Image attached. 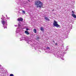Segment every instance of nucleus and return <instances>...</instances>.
I'll list each match as a JSON object with an SVG mask.
<instances>
[{"label":"nucleus","instance_id":"obj_1","mask_svg":"<svg viewBox=\"0 0 76 76\" xmlns=\"http://www.w3.org/2000/svg\"><path fill=\"white\" fill-rule=\"evenodd\" d=\"M2 20L1 21L2 24H3V27L4 29L6 28H7V20L5 21V20L6 19V18L2 15V17L1 18Z\"/></svg>","mask_w":76,"mask_h":76},{"label":"nucleus","instance_id":"obj_2","mask_svg":"<svg viewBox=\"0 0 76 76\" xmlns=\"http://www.w3.org/2000/svg\"><path fill=\"white\" fill-rule=\"evenodd\" d=\"M35 5L37 6V7H42L43 4L39 0L36 1H35Z\"/></svg>","mask_w":76,"mask_h":76},{"label":"nucleus","instance_id":"obj_3","mask_svg":"<svg viewBox=\"0 0 76 76\" xmlns=\"http://www.w3.org/2000/svg\"><path fill=\"white\" fill-rule=\"evenodd\" d=\"M53 25L54 26H55V27H57V28H60V26L57 23V22L55 20L54 21L53 23Z\"/></svg>","mask_w":76,"mask_h":76},{"label":"nucleus","instance_id":"obj_4","mask_svg":"<svg viewBox=\"0 0 76 76\" xmlns=\"http://www.w3.org/2000/svg\"><path fill=\"white\" fill-rule=\"evenodd\" d=\"M18 28H22V24L20 23H18Z\"/></svg>","mask_w":76,"mask_h":76},{"label":"nucleus","instance_id":"obj_5","mask_svg":"<svg viewBox=\"0 0 76 76\" xmlns=\"http://www.w3.org/2000/svg\"><path fill=\"white\" fill-rule=\"evenodd\" d=\"M18 20L19 21V22H20V21H22V20H23V18H19L18 19Z\"/></svg>","mask_w":76,"mask_h":76},{"label":"nucleus","instance_id":"obj_6","mask_svg":"<svg viewBox=\"0 0 76 76\" xmlns=\"http://www.w3.org/2000/svg\"><path fill=\"white\" fill-rule=\"evenodd\" d=\"M72 16H73V17L74 18H76V15H75V14L74 13H73L72 14Z\"/></svg>","mask_w":76,"mask_h":76},{"label":"nucleus","instance_id":"obj_7","mask_svg":"<svg viewBox=\"0 0 76 76\" xmlns=\"http://www.w3.org/2000/svg\"><path fill=\"white\" fill-rule=\"evenodd\" d=\"M45 19L48 21H50V19H48L47 17H45Z\"/></svg>","mask_w":76,"mask_h":76},{"label":"nucleus","instance_id":"obj_8","mask_svg":"<svg viewBox=\"0 0 76 76\" xmlns=\"http://www.w3.org/2000/svg\"><path fill=\"white\" fill-rule=\"evenodd\" d=\"M25 33L27 35H29V33L28 31H25Z\"/></svg>","mask_w":76,"mask_h":76},{"label":"nucleus","instance_id":"obj_9","mask_svg":"<svg viewBox=\"0 0 76 76\" xmlns=\"http://www.w3.org/2000/svg\"><path fill=\"white\" fill-rule=\"evenodd\" d=\"M18 2H17V3L18 4H19V3H21V1H20V0H18Z\"/></svg>","mask_w":76,"mask_h":76},{"label":"nucleus","instance_id":"obj_10","mask_svg":"<svg viewBox=\"0 0 76 76\" xmlns=\"http://www.w3.org/2000/svg\"><path fill=\"white\" fill-rule=\"evenodd\" d=\"M34 33H37V30L36 29H34Z\"/></svg>","mask_w":76,"mask_h":76},{"label":"nucleus","instance_id":"obj_11","mask_svg":"<svg viewBox=\"0 0 76 76\" xmlns=\"http://www.w3.org/2000/svg\"><path fill=\"white\" fill-rule=\"evenodd\" d=\"M46 49L47 50H50V47H48L47 48H46Z\"/></svg>","mask_w":76,"mask_h":76},{"label":"nucleus","instance_id":"obj_12","mask_svg":"<svg viewBox=\"0 0 76 76\" xmlns=\"http://www.w3.org/2000/svg\"><path fill=\"white\" fill-rule=\"evenodd\" d=\"M23 29H28V27H25Z\"/></svg>","mask_w":76,"mask_h":76},{"label":"nucleus","instance_id":"obj_13","mask_svg":"<svg viewBox=\"0 0 76 76\" xmlns=\"http://www.w3.org/2000/svg\"><path fill=\"white\" fill-rule=\"evenodd\" d=\"M22 13H23L25 14V11H24V10H23Z\"/></svg>","mask_w":76,"mask_h":76},{"label":"nucleus","instance_id":"obj_14","mask_svg":"<svg viewBox=\"0 0 76 76\" xmlns=\"http://www.w3.org/2000/svg\"><path fill=\"white\" fill-rule=\"evenodd\" d=\"M14 75H13V74H10V76H13Z\"/></svg>","mask_w":76,"mask_h":76},{"label":"nucleus","instance_id":"obj_15","mask_svg":"<svg viewBox=\"0 0 76 76\" xmlns=\"http://www.w3.org/2000/svg\"><path fill=\"white\" fill-rule=\"evenodd\" d=\"M41 31H44V29H40Z\"/></svg>","mask_w":76,"mask_h":76},{"label":"nucleus","instance_id":"obj_16","mask_svg":"<svg viewBox=\"0 0 76 76\" xmlns=\"http://www.w3.org/2000/svg\"><path fill=\"white\" fill-rule=\"evenodd\" d=\"M14 26H15V27H18V25H15Z\"/></svg>","mask_w":76,"mask_h":76},{"label":"nucleus","instance_id":"obj_17","mask_svg":"<svg viewBox=\"0 0 76 76\" xmlns=\"http://www.w3.org/2000/svg\"><path fill=\"white\" fill-rule=\"evenodd\" d=\"M10 19V18H8V17H7V19Z\"/></svg>","mask_w":76,"mask_h":76},{"label":"nucleus","instance_id":"obj_18","mask_svg":"<svg viewBox=\"0 0 76 76\" xmlns=\"http://www.w3.org/2000/svg\"><path fill=\"white\" fill-rule=\"evenodd\" d=\"M40 29H43V27H41Z\"/></svg>","mask_w":76,"mask_h":76},{"label":"nucleus","instance_id":"obj_19","mask_svg":"<svg viewBox=\"0 0 76 76\" xmlns=\"http://www.w3.org/2000/svg\"><path fill=\"white\" fill-rule=\"evenodd\" d=\"M29 30V29H26V31H28Z\"/></svg>","mask_w":76,"mask_h":76},{"label":"nucleus","instance_id":"obj_20","mask_svg":"<svg viewBox=\"0 0 76 76\" xmlns=\"http://www.w3.org/2000/svg\"><path fill=\"white\" fill-rule=\"evenodd\" d=\"M18 13H20V11H19L18 12Z\"/></svg>","mask_w":76,"mask_h":76},{"label":"nucleus","instance_id":"obj_21","mask_svg":"<svg viewBox=\"0 0 76 76\" xmlns=\"http://www.w3.org/2000/svg\"><path fill=\"white\" fill-rule=\"evenodd\" d=\"M53 42H54V43L55 42H54V41L53 40Z\"/></svg>","mask_w":76,"mask_h":76},{"label":"nucleus","instance_id":"obj_22","mask_svg":"<svg viewBox=\"0 0 76 76\" xmlns=\"http://www.w3.org/2000/svg\"><path fill=\"white\" fill-rule=\"evenodd\" d=\"M72 13H74V12H73V11H72Z\"/></svg>","mask_w":76,"mask_h":76},{"label":"nucleus","instance_id":"obj_23","mask_svg":"<svg viewBox=\"0 0 76 76\" xmlns=\"http://www.w3.org/2000/svg\"><path fill=\"white\" fill-rule=\"evenodd\" d=\"M55 45H57V43H56Z\"/></svg>","mask_w":76,"mask_h":76},{"label":"nucleus","instance_id":"obj_24","mask_svg":"<svg viewBox=\"0 0 76 76\" xmlns=\"http://www.w3.org/2000/svg\"><path fill=\"white\" fill-rule=\"evenodd\" d=\"M6 16L7 18V15H6Z\"/></svg>","mask_w":76,"mask_h":76},{"label":"nucleus","instance_id":"obj_25","mask_svg":"<svg viewBox=\"0 0 76 76\" xmlns=\"http://www.w3.org/2000/svg\"><path fill=\"white\" fill-rule=\"evenodd\" d=\"M28 1H30L29 0H28Z\"/></svg>","mask_w":76,"mask_h":76},{"label":"nucleus","instance_id":"obj_26","mask_svg":"<svg viewBox=\"0 0 76 76\" xmlns=\"http://www.w3.org/2000/svg\"><path fill=\"white\" fill-rule=\"evenodd\" d=\"M71 29H72V28L71 27V28H70Z\"/></svg>","mask_w":76,"mask_h":76},{"label":"nucleus","instance_id":"obj_27","mask_svg":"<svg viewBox=\"0 0 76 76\" xmlns=\"http://www.w3.org/2000/svg\"><path fill=\"white\" fill-rule=\"evenodd\" d=\"M38 39H39V37H38Z\"/></svg>","mask_w":76,"mask_h":76}]
</instances>
